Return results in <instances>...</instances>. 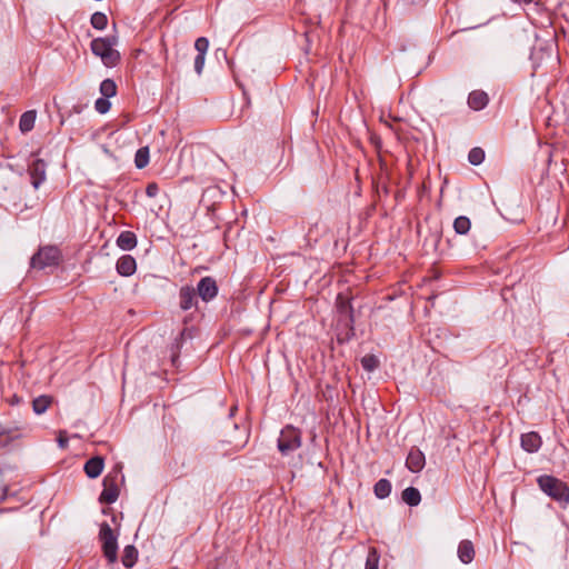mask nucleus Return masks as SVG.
I'll return each instance as SVG.
<instances>
[{
	"label": "nucleus",
	"mask_w": 569,
	"mask_h": 569,
	"mask_svg": "<svg viewBox=\"0 0 569 569\" xmlns=\"http://www.w3.org/2000/svg\"><path fill=\"white\" fill-rule=\"evenodd\" d=\"M116 37H99L91 41L90 48L94 56L101 59L107 68H113L120 61V53L114 49Z\"/></svg>",
	"instance_id": "obj_1"
},
{
	"label": "nucleus",
	"mask_w": 569,
	"mask_h": 569,
	"mask_svg": "<svg viewBox=\"0 0 569 569\" xmlns=\"http://www.w3.org/2000/svg\"><path fill=\"white\" fill-rule=\"evenodd\" d=\"M537 482L540 490L551 499L563 506L569 505V486L566 482L549 475L540 476Z\"/></svg>",
	"instance_id": "obj_2"
},
{
	"label": "nucleus",
	"mask_w": 569,
	"mask_h": 569,
	"mask_svg": "<svg viewBox=\"0 0 569 569\" xmlns=\"http://www.w3.org/2000/svg\"><path fill=\"white\" fill-rule=\"evenodd\" d=\"M301 447V433L292 426H287L280 432L278 449L283 456H288Z\"/></svg>",
	"instance_id": "obj_3"
},
{
	"label": "nucleus",
	"mask_w": 569,
	"mask_h": 569,
	"mask_svg": "<svg viewBox=\"0 0 569 569\" xmlns=\"http://www.w3.org/2000/svg\"><path fill=\"white\" fill-rule=\"evenodd\" d=\"M99 538L102 542L104 557L109 562H116L118 558L117 536L113 533V530L107 522H103L100 526Z\"/></svg>",
	"instance_id": "obj_4"
},
{
	"label": "nucleus",
	"mask_w": 569,
	"mask_h": 569,
	"mask_svg": "<svg viewBox=\"0 0 569 569\" xmlns=\"http://www.w3.org/2000/svg\"><path fill=\"white\" fill-rule=\"evenodd\" d=\"M60 260V251L57 247L48 246L41 248L31 258V267L33 269H44L47 267L56 266Z\"/></svg>",
	"instance_id": "obj_5"
},
{
	"label": "nucleus",
	"mask_w": 569,
	"mask_h": 569,
	"mask_svg": "<svg viewBox=\"0 0 569 569\" xmlns=\"http://www.w3.org/2000/svg\"><path fill=\"white\" fill-rule=\"evenodd\" d=\"M117 475H107L103 479V490L100 493L99 501L101 503L111 505L117 501L119 497V487Z\"/></svg>",
	"instance_id": "obj_6"
},
{
	"label": "nucleus",
	"mask_w": 569,
	"mask_h": 569,
	"mask_svg": "<svg viewBox=\"0 0 569 569\" xmlns=\"http://www.w3.org/2000/svg\"><path fill=\"white\" fill-rule=\"evenodd\" d=\"M196 293L206 302L211 301L218 295V286L212 277L200 279Z\"/></svg>",
	"instance_id": "obj_7"
},
{
	"label": "nucleus",
	"mask_w": 569,
	"mask_h": 569,
	"mask_svg": "<svg viewBox=\"0 0 569 569\" xmlns=\"http://www.w3.org/2000/svg\"><path fill=\"white\" fill-rule=\"evenodd\" d=\"M47 163L42 159H34L28 168L31 183L38 189L46 180Z\"/></svg>",
	"instance_id": "obj_8"
},
{
	"label": "nucleus",
	"mask_w": 569,
	"mask_h": 569,
	"mask_svg": "<svg viewBox=\"0 0 569 569\" xmlns=\"http://www.w3.org/2000/svg\"><path fill=\"white\" fill-rule=\"evenodd\" d=\"M198 303L197 301V293L196 289H193L190 286H183L180 288L179 291V306L182 310L187 311L191 309L192 307H196Z\"/></svg>",
	"instance_id": "obj_9"
},
{
	"label": "nucleus",
	"mask_w": 569,
	"mask_h": 569,
	"mask_svg": "<svg viewBox=\"0 0 569 569\" xmlns=\"http://www.w3.org/2000/svg\"><path fill=\"white\" fill-rule=\"evenodd\" d=\"M426 465V458L421 450L418 448H412L406 460V466L411 472H419L423 469Z\"/></svg>",
	"instance_id": "obj_10"
},
{
	"label": "nucleus",
	"mask_w": 569,
	"mask_h": 569,
	"mask_svg": "<svg viewBox=\"0 0 569 569\" xmlns=\"http://www.w3.org/2000/svg\"><path fill=\"white\" fill-rule=\"evenodd\" d=\"M117 272L122 277H130L137 270L136 259L130 254L121 256L116 264Z\"/></svg>",
	"instance_id": "obj_11"
},
{
	"label": "nucleus",
	"mask_w": 569,
	"mask_h": 569,
	"mask_svg": "<svg viewBox=\"0 0 569 569\" xmlns=\"http://www.w3.org/2000/svg\"><path fill=\"white\" fill-rule=\"evenodd\" d=\"M488 102L489 97L482 90H473L468 96V106L475 111L485 109Z\"/></svg>",
	"instance_id": "obj_12"
},
{
	"label": "nucleus",
	"mask_w": 569,
	"mask_h": 569,
	"mask_svg": "<svg viewBox=\"0 0 569 569\" xmlns=\"http://www.w3.org/2000/svg\"><path fill=\"white\" fill-rule=\"evenodd\" d=\"M541 437L535 432H527L521 436V447L527 452H537L541 447Z\"/></svg>",
	"instance_id": "obj_13"
},
{
	"label": "nucleus",
	"mask_w": 569,
	"mask_h": 569,
	"mask_svg": "<svg viewBox=\"0 0 569 569\" xmlns=\"http://www.w3.org/2000/svg\"><path fill=\"white\" fill-rule=\"evenodd\" d=\"M457 552L459 560L465 565L470 563L473 560L476 553L473 543L470 540L460 541Z\"/></svg>",
	"instance_id": "obj_14"
},
{
	"label": "nucleus",
	"mask_w": 569,
	"mask_h": 569,
	"mask_svg": "<svg viewBox=\"0 0 569 569\" xmlns=\"http://www.w3.org/2000/svg\"><path fill=\"white\" fill-rule=\"evenodd\" d=\"M103 466L101 457H93L84 463V472L89 478L94 479L101 475Z\"/></svg>",
	"instance_id": "obj_15"
},
{
	"label": "nucleus",
	"mask_w": 569,
	"mask_h": 569,
	"mask_svg": "<svg viewBox=\"0 0 569 569\" xmlns=\"http://www.w3.org/2000/svg\"><path fill=\"white\" fill-rule=\"evenodd\" d=\"M117 246L126 251L132 250L137 246V237L131 231H122L117 238Z\"/></svg>",
	"instance_id": "obj_16"
},
{
	"label": "nucleus",
	"mask_w": 569,
	"mask_h": 569,
	"mask_svg": "<svg viewBox=\"0 0 569 569\" xmlns=\"http://www.w3.org/2000/svg\"><path fill=\"white\" fill-rule=\"evenodd\" d=\"M37 112L34 110L26 111L19 120V129L22 133L31 131L34 127Z\"/></svg>",
	"instance_id": "obj_17"
},
{
	"label": "nucleus",
	"mask_w": 569,
	"mask_h": 569,
	"mask_svg": "<svg viewBox=\"0 0 569 569\" xmlns=\"http://www.w3.org/2000/svg\"><path fill=\"white\" fill-rule=\"evenodd\" d=\"M52 403V397L48 395H41L33 399L32 409L36 415L44 413L50 405Z\"/></svg>",
	"instance_id": "obj_18"
},
{
	"label": "nucleus",
	"mask_w": 569,
	"mask_h": 569,
	"mask_svg": "<svg viewBox=\"0 0 569 569\" xmlns=\"http://www.w3.org/2000/svg\"><path fill=\"white\" fill-rule=\"evenodd\" d=\"M402 500L410 507H416L421 501V495L415 487H408L402 491Z\"/></svg>",
	"instance_id": "obj_19"
},
{
	"label": "nucleus",
	"mask_w": 569,
	"mask_h": 569,
	"mask_svg": "<svg viewBox=\"0 0 569 569\" xmlns=\"http://www.w3.org/2000/svg\"><path fill=\"white\" fill-rule=\"evenodd\" d=\"M138 559V550L134 546L128 545L123 549V553L121 557L122 565L127 568H131Z\"/></svg>",
	"instance_id": "obj_20"
},
{
	"label": "nucleus",
	"mask_w": 569,
	"mask_h": 569,
	"mask_svg": "<svg viewBox=\"0 0 569 569\" xmlns=\"http://www.w3.org/2000/svg\"><path fill=\"white\" fill-rule=\"evenodd\" d=\"M373 492L377 498L385 499L391 492V482L388 479H380L373 487Z\"/></svg>",
	"instance_id": "obj_21"
},
{
	"label": "nucleus",
	"mask_w": 569,
	"mask_h": 569,
	"mask_svg": "<svg viewBox=\"0 0 569 569\" xmlns=\"http://www.w3.org/2000/svg\"><path fill=\"white\" fill-rule=\"evenodd\" d=\"M471 228V221L466 216H459L453 221V229L458 234H467Z\"/></svg>",
	"instance_id": "obj_22"
},
{
	"label": "nucleus",
	"mask_w": 569,
	"mask_h": 569,
	"mask_svg": "<svg viewBox=\"0 0 569 569\" xmlns=\"http://www.w3.org/2000/svg\"><path fill=\"white\" fill-rule=\"evenodd\" d=\"M100 93L102 98H112L117 94V84L112 79H104L100 83Z\"/></svg>",
	"instance_id": "obj_23"
},
{
	"label": "nucleus",
	"mask_w": 569,
	"mask_h": 569,
	"mask_svg": "<svg viewBox=\"0 0 569 569\" xmlns=\"http://www.w3.org/2000/svg\"><path fill=\"white\" fill-rule=\"evenodd\" d=\"M149 163V148L142 147L137 150L134 156V164L138 169L144 168Z\"/></svg>",
	"instance_id": "obj_24"
},
{
	"label": "nucleus",
	"mask_w": 569,
	"mask_h": 569,
	"mask_svg": "<svg viewBox=\"0 0 569 569\" xmlns=\"http://www.w3.org/2000/svg\"><path fill=\"white\" fill-rule=\"evenodd\" d=\"M380 555L375 547H371L368 551L366 559L365 569H379Z\"/></svg>",
	"instance_id": "obj_25"
},
{
	"label": "nucleus",
	"mask_w": 569,
	"mask_h": 569,
	"mask_svg": "<svg viewBox=\"0 0 569 569\" xmlns=\"http://www.w3.org/2000/svg\"><path fill=\"white\" fill-rule=\"evenodd\" d=\"M91 26L97 30H104L108 24V18L103 12H94L90 19Z\"/></svg>",
	"instance_id": "obj_26"
},
{
	"label": "nucleus",
	"mask_w": 569,
	"mask_h": 569,
	"mask_svg": "<svg viewBox=\"0 0 569 569\" xmlns=\"http://www.w3.org/2000/svg\"><path fill=\"white\" fill-rule=\"evenodd\" d=\"M361 366L366 371L371 372L378 368L379 360L373 355H366L361 358Z\"/></svg>",
	"instance_id": "obj_27"
},
{
	"label": "nucleus",
	"mask_w": 569,
	"mask_h": 569,
	"mask_svg": "<svg viewBox=\"0 0 569 569\" xmlns=\"http://www.w3.org/2000/svg\"><path fill=\"white\" fill-rule=\"evenodd\" d=\"M468 160L473 166H479L485 160V151L481 148H472L469 151Z\"/></svg>",
	"instance_id": "obj_28"
},
{
	"label": "nucleus",
	"mask_w": 569,
	"mask_h": 569,
	"mask_svg": "<svg viewBox=\"0 0 569 569\" xmlns=\"http://www.w3.org/2000/svg\"><path fill=\"white\" fill-rule=\"evenodd\" d=\"M94 108L99 113L104 114L110 110L111 103L108 98L101 97L96 100Z\"/></svg>",
	"instance_id": "obj_29"
},
{
	"label": "nucleus",
	"mask_w": 569,
	"mask_h": 569,
	"mask_svg": "<svg viewBox=\"0 0 569 569\" xmlns=\"http://www.w3.org/2000/svg\"><path fill=\"white\" fill-rule=\"evenodd\" d=\"M194 48L198 53L206 54L209 48V40L206 37H200L194 42Z\"/></svg>",
	"instance_id": "obj_30"
},
{
	"label": "nucleus",
	"mask_w": 569,
	"mask_h": 569,
	"mask_svg": "<svg viewBox=\"0 0 569 569\" xmlns=\"http://www.w3.org/2000/svg\"><path fill=\"white\" fill-rule=\"evenodd\" d=\"M206 54L198 53L194 59V70L198 74H201L204 67Z\"/></svg>",
	"instance_id": "obj_31"
},
{
	"label": "nucleus",
	"mask_w": 569,
	"mask_h": 569,
	"mask_svg": "<svg viewBox=\"0 0 569 569\" xmlns=\"http://www.w3.org/2000/svg\"><path fill=\"white\" fill-rule=\"evenodd\" d=\"M146 193L149 198H154L159 193V186L156 182L148 183Z\"/></svg>",
	"instance_id": "obj_32"
},
{
	"label": "nucleus",
	"mask_w": 569,
	"mask_h": 569,
	"mask_svg": "<svg viewBox=\"0 0 569 569\" xmlns=\"http://www.w3.org/2000/svg\"><path fill=\"white\" fill-rule=\"evenodd\" d=\"M58 441H59V446H60L61 448H66V447H67V445H68V440H67V439L59 438V440H58Z\"/></svg>",
	"instance_id": "obj_33"
}]
</instances>
